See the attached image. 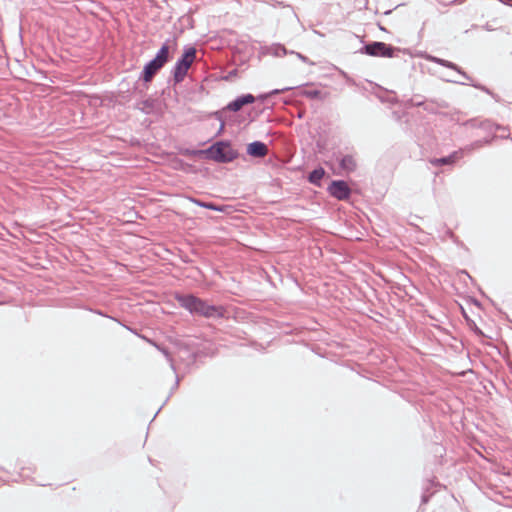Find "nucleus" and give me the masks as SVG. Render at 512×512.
<instances>
[{
    "instance_id": "obj_23",
    "label": "nucleus",
    "mask_w": 512,
    "mask_h": 512,
    "mask_svg": "<svg viewBox=\"0 0 512 512\" xmlns=\"http://www.w3.org/2000/svg\"><path fill=\"white\" fill-rule=\"evenodd\" d=\"M428 501V498L426 496H422V502L426 503Z\"/></svg>"
},
{
    "instance_id": "obj_8",
    "label": "nucleus",
    "mask_w": 512,
    "mask_h": 512,
    "mask_svg": "<svg viewBox=\"0 0 512 512\" xmlns=\"http://www.w3.org/2000/svg\"><path fill=\"white\" fill-rule=\"evenodd\" d=\"M261 53L263 55H272L274 57H283L289 54H293V50H288L281 43H273L271 45H266L261 48Z\"/></svg>"
},
{
    "instance_id": "obj_1",
    "label": "nucleus",
    "mask_w": 512,
    "mask_h": 512,
    "mask_svg": "<svg viewBox=\"0 0 512 512\" xmlns=\"http://www.w3.org/2000/svg\"><path fill=\"white\" fill-rule=\"evenodd\" d=\"M181 153L187 157L204 156L206 159L217 163H230L239 155L238 151L231 147V143L228 140L217 141L206 149L186 148Z\"/></svg>"
},
{
    "instance_id": "obj_19",
    "label": "nucleus",
    "mask_w": 512,
    "mask_h": 512,
    "mask_svg": "<svg viewBox=\"0 0 512 512\" xmlns=\"http://www.w3.org/2000/svg\"><path fill=\"white\" fill-rule=\"evenodd\" d=\"M214 115H215L216 119H217V120H219V121L221 122L220 127H219V130H218V132H217V135H219V134L223 131V129H224V125H225V124H224V121H223V119H222V115H221V113H220V112H215V114H214Z\"/></svg>"
},
{
    "instance_id": "obj_17",
    "label": "nucleus",
    "mask_w": 512,
    "mask_h": 512,
    "mask_svg": "<svg viewBox=\"0 0 512 512\" xmlns=\"http://www.w3.org/2000/svg\"><path fill=\"white\" fill-rule=\"evenodd\" d=\"M294 87H285V88H282V89H274L272 90L269 94H266V95H261L260 98L261 99H266L267 96L269 95H275V94H279L281 92H284V91H288V90H291L293 89Z\"/></svg>"
},
{
    "instance_id": "obj_2",
    "label": "nucleus",
    "mask_w": 512,
    "mask_h": 512,
    "mask_svg": "<svg viewBox=\"0 0 512 512\" xmlns=\"http://www.w3.org/2000/svg\"><path fill=\"white\" fill-rule=\"evenodd\" d=\"M178 304L190 314L206 318H222L224 310L222 306L209 304L207 301L193 294H175Z\"/></svg>"
},
{
    "instance_id": "obj_7",
    "label": "nucleus",
    "mask_w": 512,
    "mask_h": 512,
    "mask_svg": "<svg viewBox=\"0 0 512 512\" xmlns=\"http://www.w3.org/2000/svg\"><path fill=\"white\" fill-rule=\"evenodd\" d=\"M255 102V97L252 94H242L236 97L234 100L229 102L226 109L232 112H238L243 106L252 104Z\"/></svg>"
},
{
    "instance_id": "obj_24",
    "label": "nucleus",
    "mask_w": 512,
    "mask_h": 512,
    "mask_svg": "<svg viewBox=\"0 0 512 512\" xmlns=\"http://www.w3.org/2000/svg\"><path fill=\"white\" fill-rule=\"evenodd\" d=\"M501 1H502L503 3H505V4H508V3H511V2H512V0H501Z\"/></svg>"
},
{
    "instance_id": "obj_6",
    "label": "nucleus",
    "mask_w": 512,
    "mask_h": 512,
    "mask_svg": "<svg viewBox=\"0 0 512 512\" xmlns=\"http://www.w3.org/2000/svg\"><path fill=\"white\" fill-rule=\"evenodd\" d=\"M328 193L337 200H347L351 195V188L344 180H333L327 188Z\"/></svg>"
},
{
    "instance_id": "obj_12",
    "label": "nucleus",
    "mask_w": 512,
    "mask_h": 512,
    "mask_svg": "<svg viewBox=\"0 0 512 512\" xmlns=\"http://www.w3.org/2000/svg\"><path fill=\"white\" fill-rule=\"evenodd\" d=\"M325 175V170L319 166V167H316L315 169H313L309 175H308V181L317 186V187H320L321 186V180L322 178L324 177Z\"/></svg>"
},
{
    "instance_id": "obj_11",
    "label": "nucleus",
    "mask_w": 512,
    "mask_h": 512,
    "mask_svg": "<svg viewBox=\"0 0 512 512\" xmlns=\"http://www.w3.org/2000/svg\"><path fill=\"white\" fill-rule=\"evenodd\" d=\"M431 60L434 63H437L443 67L457 71L465 80H470V76L466 72H464L459 66H457L455 63L445 60V59L437 58V57H432Z\"/></svg>"
},
{
    "instance_id": "obj_16",
    "label": "nucleus",
    "mask_w": 512,
    "mask_h": 512,
    "mask_svg": "<svg viewBox=\"0 0 512 512\" xmlns=\"http://www.w3.org/2000/svg\"><path fill=\"white\" fill-rule=\"evenodd\" d=\"M303 95L306 96L309 99H318L321 97V91L314 89V90H306L303 92Z\"/></svg>"
},
{
    "instance_id": "obj_13",
    "label": "nucleus",
    "mask_w": 512,
    "mask_h": 512,
    "mask_svg": "<svg viewBox=\"0 0 512 512\" xmlns=\"http://www.w3.org/2000/svg\"><path fill=\"white\" fill-rule=\"evenodd\" d=\"M456 153H453L449 156L441 157V158H434L430 162L434 166H443V165H450L455 162Z\"/></svg>"
},
{
    "instance_id": "obj_10",
    "label": "nucleus",
    "mask_w": 512,
    "mask_h": 512,
    "mask_svg": "<svg viewBox=\"0 0 512 512\" xmlns=\"http://www.w3.org/2000/svg\"><path fill=\"white\" fill-rule=\"evenodd\" d=\"M336 159L340 169L346 173L354 172L357 169V161L352 154L338 155Z\"/></svg>"
},
{
    "instance_id": "obj_14",
    "label": "nucleus",
    "mask_w": 512,
    "mask_h": 512,
    "mask_svg": "<svg viewBox=\"0 0 512 512\" xmlns=\"http://www.w3.org/2000/svg\"><path fill=\"white\" fill-rule=\"evenodd\" d=\"M192 202L195 203L196 205L206 208L208 210L219 211V212L224 211L223 207H221L213 202H204L199 199H192Z\"/></svg>"
},
{
    "instance_id": "obj_22",
    "label": "nucleus",
    "mask_w": 512,
    "mask_h": 512,
    "mask_svg": "<svg viewBox=\"0 0 512 512\" xmlns=\"http://www.w3.org/2000/svg\"><path fill=\"white\" fill-rule=\"evenodd\" d=\"M414 105H415V106H418V107H420V106H424V102H422V101H420V100H417L416 102H414Z\"/></svg>"
},
{
    "instance_id": "obj_4",
    "label": "nucleus",
    "mask_w": 512,
    "mask_h": 512,
    "mask_svg": "<svg viewBox=\"0 0 512 512\" xmlns=\"http://www.w3.org/2000/svg\"><path fill=\"white\" fill-rule=\"evenodd\" d=\"M197 50L195 47L187 45L183 48V53L177 59L173 69V82L174 84L181 83L188 73L192 63L196 60Z\"/></svg>"
},
{
    "instance_id": "obj_5",
    "label": "nucleus",
    "mask_w": 512,
    "mask_h": 512,
    "mask_svg": "<svg viewBox=\"0 0 512 512\" xmlns=\"http://www.w3.org/2000/svg\"><path fill=\"white\" fill-rule=\"evenodd\" d=\"M401 49L398 47H394L391 44H387L381 41H373L365 44L362 48H360L359 52L361 54H366L373 57H387L393 58L396 56Z\"/></svg>"
},
{
    "instance_id": "obj_9",
    "label": "nucleus",
    "mask_w": 512,
    "mask_h": 512,
    "mask_svg": "<svg viewBox=\"0 0 512 512\" xmlns=\"http://www.w3.org/2000/svg\"><path fill=\"white\" fill-rule=\"evenodd\" d=\"M268 146L262 141H253L247 145L246 152L249 156L263 158L268 154Z\"/></svg>"
},
{
    "instance_id": "obj_15",
    "label": "nucleus",
    "mask_w": 512,
    "mask_h": 512,
    "mask_svg": "<svg viewBox=\"0 0 512 512\" xmlns=\"http://www.w3.org/2000/svg\"><path fill=\"white\" fill-rule=\"evenodd\" d=\"M153 345L165 356V358L167 359V361L170 363V367L171 369L176 372V368H175V365L173 363V359H172V356L170 354V352L168 351V349L166 347H163V346H160L154 342H152Z\"/></svg>"
},
{
    "instance_id": "obj_21",
    "label": "nucleus",
    "mask_w": 512,
    "mask_h": 512,
    "mask_svg": "<svg viewBox=\"0 0 512 512\" xmlns=\"http://www.w3.org/2000/svg\"><path fill=\"white\" fill-rule=\"evenodd\" d=\"M178 385H179V378L177 377V378H176V381H175V383H174V385H173V387H172V391H171V393H172V392H173V391L178 387Z\"/></svg>"
},
{
    "instance_id": "obj_18",
    "label": "nucleus",
    "mask_w": 512,
    "mask_h": 512,
    "mask_svg": "<svg viewBox=\"0 0 512 512\" xmlns=\"http://www.w3.org/2000/svg\"><path fill=\"white\" fill-rule=\"evenodd\" d=\"M292 55H296L297 58L300 59L304 63H307L309 65H314V62L310 61L308 57H306L305 55H303L299 52L294 51V53Z\"/></svg>"
},
{
    "instance_id": "obj_26",
    "label": "nucleus",
    "mask_w": 512,
    "mask_h": 512,
    "mask_svg": "<svg viewBox=\"0 0 512 512\" xmlns=\"http://www.w3.org/2000/svg\"><path fill=\"white\" fill-rule=\"evenodd\" d=\"M424 109L427 110V111L430 110V108L428 106H424Z\"/></svg>"
},
{
    "instance_id": "obj_20",
    "label": "nucleus",
    "mask_w": 512,
    "mask_h": 512,
    "mask_svg": "<svg viewBox=\"0 0 512 512\" xmlns=\"http://www.w3.org/2000/svg\"><path fill=\"white\" fill-rule=\"evenodd\" d=\"M142 104L145 108L151 109L152 108V102L150 100H144L142 101Z\"/></svg>"
},
{
    "instance_id": "obj_25",
    "label": "nucleus",
    "mask_w": 512,
    "mask_h": 512,
    "mask_svg": "<svg viewBox=\"0 0 512 512\" xmlns=\"http://www.w3.org/2000/svg\"><path fill=\"white\" fill-rule=\"evenodd\" d=\"M481 89L487 93H489V89H487L486 87H481Z\"/></svg>"
},
{
    "instance_id": "obj_3",
    "label": "nucleus",
    "mask_w": 512,
    "mask_h": 512,
    "mask_svg": "<svg viewBox=\"0 0 512 512\" xmlns=\"http://www.w3.org/2000/svg\"><path fill=\"white\" fill-rule=\"evenodd\" d=\"M169 42V39L164 42L160 49L157 51L155 57L144 65L143 70L140 73L139 80L143 81L144 83L151 82L155 75L169 61Z\"/></svg>"
}]
</instances>
